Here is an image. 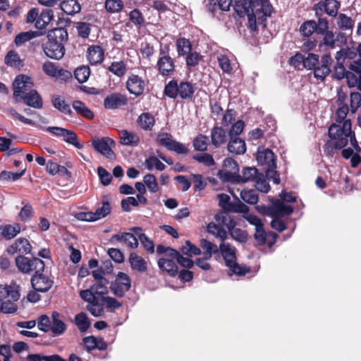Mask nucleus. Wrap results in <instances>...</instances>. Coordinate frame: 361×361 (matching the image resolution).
Returning <instances> with one entry per match:
<instances>
[{
  "instance_id": "1",
  "label": "nucleus",
  "mask_w": 361,
  "mask_h": 361,
  "mask_svg": "<svg viewBox=\"0 0 361 361\" xmlns=\"http://www.w3.org/2000/svg\"><path fill=\"white\" fill-rule=\"evenodd\" d=\"M233 8L241 18L247 16V27L252 32H257V23L267 27V18L270 17L274 8L269 0H235Z\"/></svg>"
},
{
  "instance_id": "2",
  "label": "nucleus",
  "mask_w": 361,
  "mask_h": 361,
  "mask_svg": "<svg viewBox=\"0 0 361 361\" xmlns=\"http://www.w3.org/2000/svg\"><path fill=\"white\" fill-rule=\"evenodd\" d=\"M47 41L42 48L45 55L52 59H61L66 52L65 45L68 39V33L64 27H57L48 31Z\"/></svg>"
},
{
  "instance_id": "3",
  "label": "nucleus",
  "mask_w": 361,
  "mask_h": 361,
  "mask_svg": "<svg viewBox=\"0 0 361 361\" xmlns=\"http://www.w3.org/2000/svg\"><path fill=\"white\" fill-rule=\"evenodd\" d=\"M342 124V126H340L336 123H332L329 127V137L334 141L329 140L324 146V152L327 156H332L334 149H343L348 145V136L352 133L351 121L348 119Z\"/></svg>"
},
{
  "instance_id": "4",
  "label": "nucleus",
  "mask_w": 361,
  "mask_h": 361,
  "mask_svg": "<svg viewBox=\"0 0 361 361\" xmlns=\"http://www.w3.org/2000/svg\"><path fill=\"white\" fill-rule=\"evenodd\" d=\"M332 63L333 59L330 54H324L319 61V55L309 53L306 57L304 56L303 67L307 70H313L314 77L324 81L331 72Z\"/></svg>"
},
{
  "instance_id": "5",
  "label": "nucleus",
  "mask_w": 361,
  "mask_h": 361,
  "mask_svg": "<svg viewBox=\"0 0 361 361\" xmlns=\"http://www.w3.org/2000/svg\"><path fill=\"white\" fill-rule=\"evenodd\" d=\"M20 286L15 282L0 285V312L14 314L18 310L16 302L20 299Z\"/></svg>"
},
{
  "instance_id": "6",
  "label": "nucleus",
  "mask_w": 361,
  "mask_h": 361,
  "mask_svg": "<svg viewBox=\"0 0 361 361\" xmlns=\"http://www.w3.org/2000/svg\"><path fill=\"white\" fill-rule=\"evenodd\" d=\"M195 91V87L188 81H178L176 79L166 84L164 94L171 99L180 98L182 100H191Z\"/></svg>"
},
{
  "instance_id": "7",
  "label": "nucleus",
  "mask_w": 361,
  "mask_h": 361,
  "mask_svg": "<svg viewBox=\"0 0 361 361\" xmlns=\"http://www.w3.org/2000/svg\"><path fill=\"white\" fill-rule=\"evenodd\" d=\"M225 261L226 266L229 268V271L238 276H244L250 271V268L245 266H241L237 262L235 247H232L229 244H226L223 241L219 247V252Z\"/></svg>"
},
{
  "instance_id": "8",
  "label": "nucleus",
  "mask_w": 361,
  "mask_h": 361,
  "mask_svg": "<svg viewBox=\"0 0 361 361\" xmlns=\"http://www.w3.org/2000/svg\"><path fill=\"white\" fill-rule=\"evenodd\" d=\"M15 261L18 270L23 274H30L33 271L38 273L44 270V261L37 257L30 259L24 255H18Z\"/></svg>"
},
{
  "instance_id": "9",
  "label": "nucleus",
  "mask_w": 361,
  "mask_h": 361,
  "mask_svg": "<svg viewBox=\"0 0 361 361\" xmlns=\"http://www.w3.org/2000/svg\"><path fill=\"white\" fill-rule=\"evenodd\" d=\"M216 219L227 227L230 235L234 240L240 243L247 242L248 239L247 233L239 228H235L236 222L228 214H218L216 216Z\"/></svg>"
},
{
  "instance_id": "10",
  "label": "nucleus",
  "mask_w": 361,
  "mask_h": 361,
  "mask_svg": "<svg viewBox=\"0 0 361 361\" xmlns=\"http://www.w3.org/2000/svg\"><path fill=\"white\" fill-rule=\"evenodd\" d=\"M157 142L159 146L164 147L169 151L175 152L178 154H186L189 149L183 143L173 139V136L169 133H161L158 135Z\"/></svg>"
},
{
  "instance_id": "11",
  "label": "nucleus",
  "mask_w": 361,
  "mask_h": 361,
  "mask_svg": "<svg viewBox=\"0 0 361 361\" xmlns=\"http://www.w3.org/2000/svg\"><path fill=\"white\" fill-rule=\"evenodd\" d=\"M224 169L220 170L218 176L224 182L234 183L240 178L238 162L233 158L228 157L224 161Z\"/></svg>"
},
{
  "instance_id": "12",
  "label": "nucleus",
  "mask_w": 361,
  "mask_h": 361,
  "mask_svg": "<svg viewBox=\"0 0 361 361\" xmlns=\"http://www.w3.org/2000/svg\"><path fill=\"white\" fill-rule=\"evenodd\" d=\"M157 252L159 255L166 254L169 257L176 258V262L181 267L186 269H191L195 264V262L190 259V257H183L177 250L171 247L158 245L157 246Z\"/></svg>"
},
{
  "instance_id": "13",
  "label": "nucleus",
  "mask_w": 361,
  "mask_h": 361,
  "mask_svg": "<svg viewBox=\"0 0 361 361\" xmlns=\"http://www.w3.org/2000/svg\"><path fill=\"white\" fill-rule=\"evenodd\" d=\"M131 287V280L129 276L119 271L116 275V280L111 284V290L113 293L119 298L124 296L126 292L128 291Z\"/></svg>"
},
{
  "instance_id": "14",
  "label": "nucleus",
  "mask_w": 361,
  "mask_h": 361,
  "mask_svg": "<svg viewBox=\"0 0 361 361\" xmlns=\"http://www.w3.org/2000/svg\"><path fill=\"white\" fill-rule=\"evenodd\" d=\"M92 145L97 152L106 158L112 159L115 157V153L111 148V145H115V142L112 139L108 137H95L92 140Z\"/></svg>"
},
{
  "instance_id": "15",
  "label": "nucleus",
  "mask_w": 361,
  "mask_h": 361,
  "mask_svg": "<svg viewBox=\"0 0 361 361\" xmlns=\"http://www.w3.org/2000/svg\"><path fill=\"white\" fill-rule=\"evenodd\" d=\"M146 86L145 81L138 75L131 74L126 81V89L130 94L136 97L142 95Z\"/></svg>"
},
{
  "instance_id": "16",
  "label": "nucleus",
  "mask_w": 361,
  "mask_h": 361,
  "mask_svg": "<svg viewBox=\"0 0 361 361\" xmlns=\"http://www.w3.org/2000/svg\"><path fill=\"white\" fill-rule=\"evenodd\" d=\"M43 271L35 273L31 278L32 287L36 291L46 293L52 287L54 281L42 274Z\"/></svg>"
},
{
  "instance_id": "17",
  "label": "nucleus",
  "mask_w": 361,
  "mask_h": 361,
  "mask_svg": "<svg viewBox=\"0 0 361 361\" xmlns=\"http://www.w3.org/2000/svg\"><path fill=\"white\" fill-rule=\"evenodd\" d=\"M42 70L46 75L51 77L59 78L62 79L71 77V72L57 66L56 63L49 61H47L43 63Z\"/></svg>"
},
{
  "instance_id": "18",
  "label": "nucleus",
  "mask_w": 361,
  "mask_h": 361,
  "mask_svg": "<svg viewBox=\"0 0 361 361\" xmlns=\"http://www.w3.org/2000/svg\"><path fill=\"white\" fill-rule=\"evenodd\" d=\"M128 97L121 93H113L104 100V106L107 109H116L128 104Z\"/></svg>"
},
{
  "instance_id": "19",
  "label": "nucleus",
  "mask_w": 361,
  "mask_h": 361,
  "mask_svg": "<svg viewBox=\"0 0 361 361\" xmlns=\"http://www.w3.org/2000/svg\"><path fill=\"white\" fill-rule=\"evenodd\" d=\"M31 250L32 246L29 241L25 238H19L7 247L6 251L9 255L19 252L23 255L30 253Z\"/></svg>"
},
{
  "instance_id": "20",
  "label": "nucleus",
  "mask_w": 361,
  "mask_h": 361,
  "mask_svg": "<svg viewBox=\"0 0 361 361\" xmlns=\"http://www.w3.org/2000/svg\"><path fill=\"white\" fill-rule=\"evenodd\" d=\"M174 259L176 258L169 257L165 254V257H161L157 262L159 268L171 277L176 276L178 273V267Z\"/></svg>"
},
{
  "instance_id": "21",
  "label": "nucleus",
  "mask_w": 361,
  "mask_h": 361,
  "mask_svg": "<svg viewBox=\"0 0 361 361\" xmlns=\"http://www.w3.org/2000/svg\"><path fill=\"white\" fill-rule=\"evenodd\" d=\"M174 60L170 57H159L157 68L159 73L163 76H170L175 71Z\"/></svg>"
},
{
  "instance_id": "22",
  "label": "nucleus",
  "mask_w": 361,
  "mask_h": 361,
  "mask_svg": "<svg viewBox=\"0 0 361 361\" xmlns=\"http://www.w3.org/2000/svg\"><path fill=\"white\" fill-rule=\"evenodd\" d=\"M87 58L91 65L101 63L104 59V51L99 45H91L87 51Z\"/></svg>"
},
{
  "instance_id": "23",
  "label": "nucleus",
  "mask_w": 361,
  "mask_h": 361,
  "mask_svg": "<svg viewBox=\"0 0 361 361\" xmlns=\"http://www.w3.org/2000/svg\"><path fill=\"white\" fill-rule=\"evenodd\" d=\"M51 104L61 114L68 116H73V112L71 110V105L66 101L63 97L54 94L51 97Z\"/></svg>"
},
{
  "instance_id": "24",
  "label": "nucleus",
  "mask_w": 361,
  "mask_h": 361,
  "mask_svg": "<svg viewBox=\"0 0 361 361\" xmlns=\"http://www.w3.org/2000/svg\"><path fill=\"white\" fill-rule=\"evenodd\" d=\"M30 78L25 75H19L16 76L13 83V97L16 101H18V97L24 94L27 83L30 82Z\"/></svg>"
},
{
  "instance_id": "25",
  "label": "nucleus",
  "mask_w": 361,
  "mask_h": 361,
  "mask_svg": "<svg viewBox=\"0 0 361 361\" xmlns=\"http://www.w3.org/2000/svg\"><path fill=\"white\" fill-rule=\"evenodd\" d=\"M20 97L25 104L31 107L41 109L43 106L41 96L35 90H30L28 93L24 92Z\"/></svg>"
},
{
  "instance_id": "26",
  "label": "nucleus",
  "mask_w": 361,
  "mask_h": 361,
  "mask_svg": "<svg viewBox=\"0 0 361 361\" xmlns=\"http://www.w3.org/2000/svg\"><path fill=\"white\" fill-rule=\"evenodd\" d=\"M227 149L234 155L244 154L246 152L245 142L240 137H229Z\"/></svg>"
},
{
  "instance_id": "27",
  "label": "nucleus",
  "mask_w": 361,
  "mask_h": 361,
  "mask_svg": "<svg viewBox=\"0 0 361 361\" xmlns=\"http://www.w3.org/2000/svg\"><path fill=\"white\" fill-rule=\"evenodd\" d=\"M120 143L126 146H137L140 142V137L134 132L122 130L119 132Z\"/></svg>"
},
{
  "instance_id": "28",
  "label": "nucleus",
  "mask_w": 361,
  "mask_h": 361,
  "mask_svg": "<svg viewBox=\"0 0 361 361\" xmlns=\"http://www.w3.org/2000/svg\"><path fill=\"white\" fill-rule=\"evenodd\" d=\"M129 263L133 270H135L140 273L147 271V264L145 259L135 252H133L129 255Z\"/></svg>"
},
{
  "instance_id": "29",
  "label": "nucleus",
  "mask_w": 361,
  "mask_h": 361,
  "mask_svg": "<svg viewBox=\"0 0 361 361\" xmlns=\"http://www.w3.org/2000/svg\"><path fill=\"white\" fill-rule=\"evenodd\" d=\"M293 212V207L290 205H286L280 200L273 201V216L283 217L289 216Z\"/></svg>"
},
{
  "instance_id": "30",
  "label": "nucleus",
  "mask_w": 361,
  "mask_h": 361,
  "mask_svg": "<svg viewBox=\"0 0 361 361\" xmlns=\"http://www.w3.org/2000/svg\"><path fill=\"white\" fill-rule=\"evenodd\" d=\"M130 231H133L135 235L138 236V239L140 240L142 245L149 253H154V242L149 239L145 233H142V228L141 227H133L130 228Z\"/></svg>"
},
{
  "instance_id": "31",
  "label": "nucleus",
  "mask_w": 361,
  "mask_h": 361,
  "mask_svg": "<svg viewBox=\"0 0 361 361\" xmlns=\"http://www.w3.org/2000/svg\"><path fill=\"white\" fill-rule=\"evenodd\" d=\"M137 123L143 130L151 131L155 125V118L151 113L144 112L137 117Z\"/></svg>"
},
{
  "instance_id": "32",
  "label": "nucleus",
  "mask_w": 361,
  "mask_h": 361,
  "mask_svg": "<svg viewBox=\"0 0 361 361\" xmlns=\"http://www.w3.org/2000/svg\"><path fill=\"white\" fill-rule=\"evenodd\" d=\"M114 240H116L118 242L123 241V243L130 248H137L138 246V239L134 234L130 233L115 234L111 238V242Z\"/></svg>"
},
{
  "instance_id": "33",
  "label": "nucleus",
  "mask_w": 361,
  "mask_h": 361,
  "mask_svg": "<svg viewBox=\"0 0 361 361\" xmlns=\"http://www.w3.org/2000/svg\"><path fill=\"white\" fill-rule=\"evenodd\" d=\"M211 142L215 147H219L226 142V133L222 127L214 126L211 130Z\"/></svg>"
},
{
  "instance_id": "34",
  "label": "nucleus",
  "mask_w": 361,
  "mask_h": 361,
  "mask_svg": "<svg viewBox=\"0 0 361 361\" xmlns=\"http://www.w3.org/2000/svg\"><path fill=\"white\" fill-rule=\"evenodd\" d=\"M260 174L256 167H245L243 169L242 175H240V178L236 180L234 183H246L248 181L255 182Z\"/></svg>"
},
{
  "instance_id": "35",
  "label": "nucleus",
  "mask_w": 361,
  "mask_h": 361,
  "mask_svg": "<svg viewBox=\"0 0 361 361\" xmlns=\"http://www.w3.org/2000/svg\"><path fill=\"white\" fill-rule=\"evenodd\" d=\"M54 18V11L52 9L47 8L42 10L39 14L38 18L35 23V26L38 30L44 29Z\"/></svg>"
},
{
  "instance_id": "36",
  "label": "nucleus",
  "mask_w": 361,
  "mask_h": 361,
  "mask_svg": "<svg viewBox=\"0 0 361 361\" xmlns=\"http://www.w3.org/2000/svg\"><path fill=\"white\" fill-rule=\"evenodd\" d=\"M20 225L18 223L2 226L1 235L6 240H12L20 233Z\"/></svg>"
},
{
  "instance_id": "37",
  "label": "nucleus",
  "mask_w": 361,
  "mask_h": 361,
  "mask_svg": "<svg viewBox=\"0 0 361 361\" xmlns=\"http://www.w3.org/2000/svg\"><path fill=\"white\" fill-rule=\"evenodd\" d=\"M72 106L75 112L83 118L88 120L94 118V113L85 105L84 102L80 100H75L72 103Z\"/></svg>"
},
{
  "instance_id": "38",
  "label": "nucleus",
  "mask_w": 361,
  "mask_h": 361,
  "mask_svg": "<svg viewBox=\"0 0 361 361\" xmlns=\"http://www.w3.org/2000/svg\"><path fill=\"white\" fill-rule=\"evenodd\" d=\"M59 317L60 314L58 312L54 311L52 312V325L50 330L55 336L61 335L66 330V324L59 319Z\"/></svg>"
},
{
  "instance_id": "39",
  "label": "nucleus",
  "mask_w": 361,
  "mask_h": 361,
  "mask_svg": "<svg viewBox=\"0 0 361 361\" xmlns=\"http://www.w3.org/2000/svg\"><path fill=\"white\" fill-rule=\"evenodd\" d=\"M4 62L8 66L20 69L24 66L23 61L20 58L19 54L14 50L8 51L4 58Z\"/></svg>"
},
{
  "instance_id": "40",
  "label": "nucleus",
  "mask_w": 361,
  "mask_h": 361,
  "mask_svg": "<svg viewBox=\"0 0 361 361\" xmlns=\"http://www.w3.org/2000/svg\"><path fill=\"white\" fill-rule=\"evenodd\" d=\"M61 9L67 15L73 16L81 10V6L77 0H63L60 4Z\"/></svg>"
},
{
  "instance_id": "41",
  "label": "nucleus",
  "mask_w": 361,
  "mask_h": 361,
  "mask_svg": "<svg viewBox=\"0 0 361 361\" xmlns=\"http://www.w3.org/2000/svg\"><path fill=\"white\" fill-rule=\"evenodd\" d=\"M178 54L185 56L192 51V45L188 39L180 37L176 42Z\"/></svg>"
},
{
  "instance_id": "42",
  "label": "nucleus",
  "mask_w": 361,
  "mask_h": 361,
  "mask_svg": "<svg viewBox=\"0 0 361 361\" xmlns=\"http://www.w3.org/2000/svg\"><path fill=\"white\" fill-rule=\"evenodd\" d=\"M42 35H43V33L39 31H28L20 32L16 36L14 42L16 46L19 47L30 41V39Z\"/></svg>"
},
{
  "instance_id": "43",
  "label": "nucleus",
  "mask_w": 361,
  "mask_h": 361,
  "mask_svg": "<svg viewBox=\"0 0 361 361\" xmlns=\"http://www.w3.org/2000/svg\"><path fill=\"white\" fill-rule=\"evenodd\" d=\"M75 324L81 333H85L90 326V321L85 312H80L74 318Z\"/></svg>"
},
{
  "instance_id": "44",
  "label": "nucleus",
  "mask_w": 361,
  "mask_h": 361,
  "mask_svg": "<svg viewBox=\"0 0 361 361\" xmlns=\"http://www.w3.org/2000/svg\"><path fill=\"white\" fill-rule=\"evenodd\" d=\"M102 203V206L97 208L94 212L95 214V219H97V221L106 217L111 211V205L108 200L107 195L103 196Z\"/></svg>"
},
{
  "instance_id": "45",
  "label": "nucleus",
  "mask_w": 361,
  "mask_h": 361,
  "mask_svg": "<svg viewBox=\"0 0 361 361\" xmlns=\"http://www.w3.org/2000/svg\"><path fill=\"white\" fill-rule=\"evenodd\" d=\"M209 144L208 136L203 134H198L193 140L192 145L195 150L205 152L207 150Z\"/></svg>"
},
{
  "instance_id": "46",
  "label": "nucleus",
  "mask_w": 361,
  "mask_h": 361,
  "mask_svg": "<svg viewBox=\"0 0 361 361\" xmlns=\"http://www.w3.org/2000/svg\"><path fill=\"white\" fill-rule=\"evenodd\" d=\"M207 231L209 233L215 235L216 238H219L221 240V241H224L227 238V233L226 230L221 226L214 223L210 222L207 225Z\"/></svg>"
},
{
  "instance_id": "47",
  "label": "nucleus",
  "mask_w": 361,
  "mask_h": 361,
  "mask_svg": "<svg viewBox=\"0 0 361 361\" xmlns=\"http://www.w3.org/2000/svg\"><path fill=\"white\" fill-rule=\"evenodd\" d=\"M130 21L137 27L140 28L145 25V20L142 13L137 8L132 10L129 13Z\"/></svg>"
},
{
  "instance_id": "48",
  "label": "nucleus",
  "mask_w": 361,
  "mask_h": 361,
  "mask_svg": "<svg viewBox=\"0 0 361 361\" xmlns=\"http://www.w3.org/2000/svg\"><path fill=\"white\" fill-rule=\"evenodd\" d=\"M240 195L244 202L250 204H256L259 200L257 190L253 189L243 190Z\"/></svg>"
},
{
  "instance_id": "49",
  "label": "nucleus",
  "mask_w": 361,
  "mask_h": 361,
  "mask_svg": "<svg viewBox=\"0 0 361 361\" xmlns=\"http://www.w3.org/2000/svg\"><path fill=\"white\" fill-rule=\"evenodd\" d=\"M108 71L114 75L121 78L126 74L127 67L123 61H114L109 66Z\"/></svg>"
},
{
  "instance_id": "50",
  "label": "nucleus",
  "mask_w": 361,
  "mask_h": 361,
  "mask_svg": "<svg viewBox=\"0 0 361 361\" xmlns=\"http://www.w3.org/2000/svg\"><path fill=\"white\" fill-rule=\"evenodd\" d=\"M258 161L262 164H268L269 166H275V155L272 150L269 149H265L262 152H259L257 155Z\"/></svg>"
},
{
  "instance_id": "51",
  "label": "nucleus",
  "mask_w": 361,
  "mask_h": 361,
  "mask_svg": "<svg viewBox=\"0 0 361 361\" xmlns=\"http://www.w3.org/2000/svg\"><path fill=\"white\" fill-rule=\"evenodd\" d=\"M26 169H22L17 172H11L8 171H2L0 173V180L6 181H16L20 179L25 173Z\"/></svg>"
},
{
  "instance_id": "52",
  "label": "nucleus",
  "mask_w": 361,
  "mask_h": 361,
  "mask_svg": "<svg viewBox=\"0 0 361 361\" xmlns=\"http://www.w3.org/2000/svg\"><path fill=\"white\" fill-rule=\"evenodd\" d=\"M203 60V56L197 51H191L185 56V63L189 69L196 67Z\"/></svg>"
},
{
  "instance_id": "53",
  "label": "nucleus",
  "mask_w": 361,
  "mask_h": 361,
  "mask_svg": "<svg viewBox=\"0 0 361 361\" xmlns=\"http://www.w3.org/2000/svg\"><path fill=\"white\" fill-rule=\"evenodd\" d=\"M145 164L149 171H152L154 167L159 171H162L166 169V166L155 156H150L147 158Z\"/></svg>"
},
{
  "instance_id": "54",
  "label": "nucleus",
  "mask_w": 361,
  "mask_h": 361,
  "mask_svg": "<svg viewBox=\"0 0 361 361\" xmlns=\"http://www.w3.org/2000/svg\"><path fill=\"white\" fill-rule=\"evenodd\" d=\"M316 22L314 20L305 21L300 27V31L305 37H310L316 32Z\"/></svg>"
},
{
  "instance_id": "55",
  "label": "nucleus",
  "mask_w": 361,
  "mask_h": 361,
  "mask_svg": "<svg viewBox=\"0 0 361 361\" xmlns=\"http://www.w3.org/2000/svg\"><path fill=\"white\" fill-rule=\"evenodd\" d=\"M145 186L151 192L155 193L159 191V187L156 176L154 174L148 173L143 178Z\"/></svg>"
},
{
  "instance_id": "56",
  "label": "nucleus",
  "mask_w": 361,
  "mask_h": 361,
  "mask_svg": "<svg viewBox=\"0 0 361 361\" xmlns=\"http://www.w3.org/2000/svg\"><path fill=\"white\" fill-rule=\"evenodd\" d=\"M180 251L183 255H185L188 257L199 255L201 254L200 249L196 245L192 244L189 240L185 241V245L181 247Z\"/></svg>"
},
{
  "instance_id": "57",
  "label": "nucleus",
  "mask_w": 361,
  "mask_h": 361,
  "mask_svg": "<svg viewBox=\"0 0 361 361\" xmlns=\"http://www.w3.org/2000/svg\"><path fill=\"white\" fill-rule=\"evenodd\" d=\"M90 75V69L88 66H81L75 69L74 75L75 79L80 82H85Z\"/></svg>"
},
{
  "instance_id": "58",
  "label": "nucleus",
  "mask_w": 361,
  "mask_h": 361,
  "mask_svg": "<svg viewBox=\"0 0 361 361\" xmlns=\"http://www.w3.org/2000/svg\"><path fill=\"white\" fill-rule=\"evenodd\" d=\"M66 132H65L64 135H62L63 140L78 149H81L82 145L78 142L76 133L73 130L68 129H66Z\"/></svg>"
},
{
  "instance_id": "59",
  "label": "nucleus",
  "mask_w": 361,
  "mask_h": 361,
  "mask_svg": "<svg viewBox=\"0 0 361 361\" xmlns=\"http://www.w3.org/2000/svg\"><path fill=\"white\" fill-rule=\"evenodd\" d=\"M105 8L109 13H118L123 10V3L121 0H106Z\"/></svg>"
},
{
  "instance_id": "60",
  "label": "nucleus",
  "mask_w": 361,
  "mask_h": 361,
  "mask_svg": "<svg viewBox=\"0 0 361 361\" xmlns=\"http://www.w3.org/2000/svg\"><path fill=\"white\" fill-rule=\"evenodd\" d=\"M228 212L235 213H241L243 215L247 214L249 212V207L243 203L239 199H236L235 202H233L232 204H229Z\"/></svg>"
},
{
  "instance_id": "61",
  "label": "nucleus",
  "mask_w": 361,
  "mask_h": 361,
  "mask_svg": "<svg viewBox=\"0 0 361 361\" xmlns=\"http://www.w3.org/2000/svg\"><path fill=\"white\" fill-rule=\"evenodd\" d=\"M192 159L206 166H212L215 164L213 157L208 153L197 154L192 156Z\"/></svg>"
},
{
  "instance_id": "62",
  "label": "nucleus",
  "mask_w": 361,
  "mask_h": 361,
  "mask_svg": "<svg viewBox=\"0 0 361 361\" xmlns=\"http://www.w3.org/2000/svg\"><path fill=\"white\" fill-rule=\"evenodd\" d=\"M33 214V208L29 203L25 204L20 209L18 216L20 221L27 222L31 220Z\"/></svg>"
},
{
  "instance_id": "63",
  "label": "nucleus",
  "mask_w": 361,
  "mask_h": 361,
  "mask_svg": "<svg viewBox=\"0 0 361 361\" xmlns=\"http://www.w3.org/2000/svg\"><path fill=\"white\" fill-rule=\"evenodd\" d=\"M338 25L341 30L352 29L354 25V21L350 17L344 13H341L338 18Z\"/></svg>"
},
{
  "instance_id": "64",
  "label": "nucleus",
  "mask_w": 361,
  "mask_h": 361,
  "mask_svg": "<svg viewBox=\"0 0 361 361\" xmlns=\"http://www.w3.org/2000/svg\"><path fill=\"white\" fill-rule=\"evenodd\" d=\"M350 110L353 114L361 107V94L358 92H352L350 94Z\"/></svg>"
}]
</instances>
